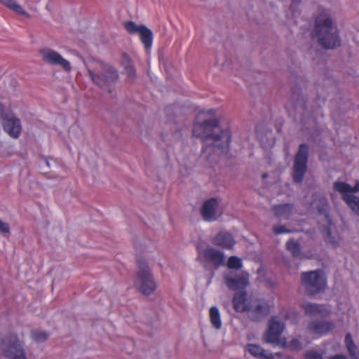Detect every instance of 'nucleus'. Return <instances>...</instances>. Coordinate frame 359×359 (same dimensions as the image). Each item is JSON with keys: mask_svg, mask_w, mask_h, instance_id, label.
Wrapping results in <instances>:
<instances>
[{"mask_svg": "<svg viewBox=\"0 0 359 359\" xmlns=\"http://www.w3.org/2000/svg\"><path fill=\"white\" fill-rule=\"evenodd\" d=\"M192 133L203 142L202 155L205 158L219 156L229 149L231 140L229 126L219 123L217 111L213 109L203 108L198 111Z\"/></svg>", "mask_w": 359, "mask_h": 359, "instance_id": "obj_1", "label": "nucleus"}, {"mask_svg": "<svg viewBox=\"0 0 359 359\" xmlns=\"http://www.w3.org/2000/svg\"><path fill=\"white\" fill-rule=\"evenodd\" d=\"M314 37L325 48H334L339 46L340 41L337 27L333 25L330 14L327 11L321 13L316 20Z\"/></svg>", "mask_w": 359, "mask_h": 359, "instance_id": "obj_2", "label": "nucleus"}, {"mask_svg": "<svg viewBox=\"0 0 359 359\" xmlns=\"http://www.w3.org/2000/svg\"><path fill=\"white\" fill-rule=\"evenodd\" d=\"M88 71L93 82L101 88L111 93V86L118 79L117 71L111 65L95 61L88 66Z\"/></svg>", "mask_w": 359, "mask_h": 359, "instance_id": "obj_3", "label": "nucleus"}, {"mask_svg": "<svg viewBox=\"0 0 359 359\" xmlns=\"http://www.w3.org/2000/svg\"><path fill=\"white\" fill-rule=\"evenodd\" d=\"M233 308L237 312L248 311L250 318L257 320L270 311L271 304L264 301L252 302L245 292L236 293L233 299Z\"/></svg>", "mask_w": 359, "mask_h": 359, "instance_id": "obj_4", "label": "nucleus"}, {"mask_svg": "<svg viewBox=\"0 0 359 359\" xmlns=\"http://www.w3.org/2000/svg\"><path fill=\"white\" fill-rule=\"evenodd\" d=\"M285 325L278 317L272 318L268 324V328L264 335V341L274 346L287 348L292 350H300L301 344L297 339H292L287 343L285 337H281Z\"/></svg>", "mask_w": 359, "mask_h": 359, "instance_id": "obj_5", "label": "nucleus"}, {"mask_svg": "<svg viewBox=\"0 0 359 359\" xmlns=\"http://www.w3.org/2000/svg\"><path fill=\"white\" fill-rule=\"evenodd\" d=\"M139 271L135 286L144 294L149 295L155 290L156 285L147 262L138 260Z\"/></svg>", "mask_w": 359, "mask_h": 359, "instance_id": "obj_6", "label": "nucleus"}, {"mask_svg": "<svg viewBox=\"0 0 359 359\" xmlns=\"http://www.w3.org/2000/svg\"><path fill=\"white\" fill-rule=\"evenodd\" d=\"M302 283L307 292L314 294L323 291L327 285V279L322 271H314L302 274Z\"/></svg>", "mask_w": 359, "mask_h": 359, "instance_id": "obj_7", "label": "nucleus"}, {"mask_svg": "<svg viewBox=\"0 0 359 359\" xmlns=\"http://www.w3.org/2000/svg\"><path fill=\"white\" fill-rule=\"evenodd\" d=\"M334 189L340 193L343 199L348 207L358 215H359V198L353 194L359 191V182H357L354 187L348 184L342 182H336L334 184Z\"/></svg>", "mask_w": 359, "mask_h": 359, "instance_id": "obj_8", "label": "nucleus"}, {"mask_svg": "<svg viewBox=\"0 0 359 359\" xmlns=\"http://www.w3.org/2000/svg\"><path fill=\"white\" fill-rule=\"evenodd\" d=\"M1 349L8 359H27L24 350L16 335L11 334L2 341Z\"/></svg>", "mask_w": 359, "mask_h": 359, "instance_id": "obj_9", "label": "nucleus"}, {"mask_svg": "<svg viewBox=\"0 0 359 359\" xmlns=\"http://www.w3.org/2000/svg\"><path fill=\"white\" fill-rule=\"evenodd\" d=\"M124 27L130 34H137L140 36L146 52L149 53L153 43V32L144 25H138L133 21L124 24Z\"/></svg>", "mask_w": 359, "mask_h": 359, "instance_id": "obj_10", "label": "nucleus"}, {"mask_svg": "<svg viewBox=\"0 0 359 359\" xmlns=\"http://www.w3.org/2000/svg\"><path fill=\"white\" fill-rule=\"evenodd\" d=\"M0 114L3 121L4 130L11 137L18 138L22 130L20 119L16 118L11 111H5L2 104H0Z\"/></svg>", "mask_w": 359, "mask_h": 359, "instance_id": "obj_11", "label": "nucleus"}, {"mask_svg": "<svg viewBox=\"0 0 359 359\" xmlns=\"http://www.w3.org/2000/svg\"><path fill=\"white\" fill-rule=\"evenodd\" d=\"M222 210V201L216 198H212L203 203L201 208V214L204 220L212 222L221 216Z\"/></svg>", "mask_w": 359, "mask_h": 359, "instance_id": "obj_12", "label": "nucleus"}, {"mask_svg": "<svg viewBox=\"0 0 359 359\" xmlns=\"http://www.w3.org/2000/svg\"><path fill=\"white\" fill-rule=\"evenodd\" d=\"M198 259L201 262L210 264L216 267L222 266L225 263V255L221 250L212 247H198Z\"/></svg>", "mask_w": 359, "mask_h": 359, "instance_id": "obj_13", "label": "nucleus"}, {"mask_svg": "<svg viewBox=\"0 0 359 359\" xmlns=\"http://www.w3.org/2000/svg\"><path fill=\"white\" fill-rule=\"evenodd\" d=\"M308 151L309 149L306 144H301L299 151L295 156L293 167V178L296 182H300L302 180L304 172L306 170Z\"/></svg>", "mask_w": 359, "mask_h": 359, "instance_id": "obj_14", "label": "nucleus"}, {"mask_svg": "<svg viewBox=\"0 0 359 359\" xmlns=\"http://www.w3.org/2000/svg\"><path fill=\"white\" fill-rule=\"evenodd\" d=\"M40 54L43 60L49 65L54 66H60L66 72H70L72 67L70 62L62 57L57 51L50 48H44L41 50Z\"/></svg>", "mask_w": 359, "mask_h": 359, "instance_id": "obj_15", "label": "nucleus"}, {"mask_svg": "<svg viewBox=\"0 0 359 359\" xmlns=\"http://www.w3.org/2000/svg\"><path fill=\"white\" fill-rule=\"evenodd\" d=\"M224 279L227 287L233 290L243 289L249 284V274L245 271L240 274L226 273Z\"/></svg>", "mask_w": 359, "mask_h": 359, "instance_id": "obj_16", "label": "nucleus"}, {"mask_svg": "<svg viewBox=\"0 0 359 359\" xmlns=\"http://www.w3.org/2000/svg\"><path fill=\"white\" fill-rule=\"evenodd\" d=\"M302 308L304 310L306 314L311 316H327L330 313V309L327 306L318 305L310 302H304L302 304Z\"/></svg>", "mask_w": 359, "mask_h": 359, "instance_id": "obj_17", "label": "nucleus"}, {"mask_svg": "<svg viewBox=\"0 0 359 359\" xmlns=\"http://www.w3.org/2000/svg\"><path fill=\"white\" fill-rule=\"evenodd\" d=\"M334 327V325L331 322L315 321L309 325V331L316 335H322L326 334Z\"/></svg>", "mask_w": 359, "mask_h": 359, "instance_id": "obj_18", "label": "nucleus"}, {"mask_svg": "<svg viewBox=\"0 0 359 359\" xmlns=\"http://www.w3.org/2000/svg\"><path fill=\"white\" fill-rule=\"evenodd\" d=\"M216 245L225 249H231L235 245V241L230 233L226 232L219 233L212 240Z\"/></svg>", "mask_w": 359, "mask_h": 359, "instance_id": "obj_19", "label": "nucleus"}, {"mask_svg": "<svg viewBox=\"0 0 359 359\" xmlns=\"http://www.w3.org/2000/svg\"><path fill=\"white\" fill-rule=\"evenodd\" d=\"M245 351L250 355L258 359H266L269 352L264 350L259 345L248 344L245 347Z\"/></svg>", "mask_w": 359, "mask_h": 359, "instance_id": "obj_20", "label": "nucleus"}, {"mask_svg": "<svg viewBox=\"0 0 359 359\" xmlns=\"http://www.w3.org/2000/svg\"><path fill=\"white\" fill-rule=\"evenodd\" d=\"M313 209H317L319 213L323 214L330 222V219L326 213L327 203L325 197L320 195H315L313 202L311 204Z\"/></svg>", "mask_w": 359, "mask_h": 359, "instance_id": "obj_21", "label": "nucleus"}, {"mask_svg": "<svg viewBox=\"0 0 359 359\" xmlns=\"http://www.w3.org/2000/svg\"><path fill=\"white\" fill-rule=\"evenodd\" d=\"M209 318L210 323L214 328L219 330L222 327V322L221 319V314L217 306H212L210 308Z\"/></svg>", "mask_w": 359, "mask_h": 359, "instance_id": "obj_22", "label": "nucleus"}, {"mask_svg": "<svg viewBox=\"0 0 359 359\" xmlns=\"http://www.w3.org/2000/svg\"><path fill=\"white\" fill-rule=\"evenodd\" d=\"M0 3L20 15L29 16L27 11L15 0H0Z\"/></svg>", "mask_w": 359, "mask_h": 359, "instance_id": "obj_23", "label": "nucleus"}, {"mask_svg": "<svg viewBox=\"0 0 359 359\" xmlns=\"http://www.w3.org/2000/svg\"><path fill=\"white\" fill-rule=\"evenodd\" d=\"M122 64L124 67L127 78L129 81H133L135 78V70L128 55H123L122 59Z\"/></svg>", "mask_w": 359, "mask_h": 359, "instance_id": "obj_24", "label": "nucleus"}, {"mask_svg": "<svg viewBox=\"0 0 359 359\" xmlns=\"http://www.w3.org/2000/svg\"><path fill=\"white\" fill-rule=\"evenodd\" d=\"M293 212V207L289 204L275 207V215L279 218H288Z\"/></svg>", "mask_w": 359, "mask_h": 359, "instance_id": "obj_25", "label": "nucleus"}, {"mask_svg": "<svg viewBox=\"0 0 359 359\" xmlns=\"http://www.w3.org/2000/svg\"><path fill=\"white\" fill-rule=\"evenodd\" d=\"M345 344L349 352L351 359H359V353L357 352V346L353 343L351 335L347 334L345 337Z\"/></svg>", "mask_w": 359, "mask_h": 359, "instance_id": "obj_26", "label": "nucleus"}, {"mask_svg": "<svg viewBox=\"0 0 359 359\" xmlns=\"http://www.w3.org/2000/svg\"><path fill=\"white\" fill-rule=\"evenodd\" d=\"M227 266L231 269H240L243 266L242 259L236 256H231L227 260Z\"/></svg>", "mask_w": 359, "mask_h": 359, "instance_id": "obj_27", "label": "nucleus"}, {"mask_svg": "<svg viewBox=\"0 0 359 359\" xmlns=\"http://www.w3.org/2000/svg\"><path fill=\"white\" fill-rule=\"evenodd\" d=\"M287 249L294 257H298L300 254V248L299 244L294 241H289L287 243Z\"/></svg>", "mask_w": 359, "mask_h": 359, "instance_id": "obj_28", "label": "nucleus"}, {"mask_svg": "<svg viewBox=\"0 0 359 359\" xmlns=\"http://www.w3.org/2000/svg\"><path fill=\"white\" fill-rule=\"evenodd\" d=\"M33 339L36 342H41L48 339V334L45 332L35 331L32 334Z\"/></svg>", "mask_w": 359, "mask_h": 359, "instance_id": "obj_29", "label": "nucleus"}, {"mask_svg": "<svg viewBox=\"0 0 359 359\" xmlns=\"http://www.w3.org/2000/svg\"><path fill=\"white\" fill-rule=\"evenodd\" d=\"M322 355L316 351H311L306 353L305 359H322Z\"/></svg>", "mask_w": 359, "mask_h": 359, "instance_id": "obj_30", "label": "nucleus"}, {"mask_svg": "<svg viewBox=\"0 0 359 359\" xmlns=\"http://www.w3.org/2000/svg\"><path fill=\"white\" fill-rule=\"evenodd\" d=\"M266 359H292L288 355H282L280 353L273 354L271 353H269V355L266 357Z\"/></svg>", "mask_w": 359, "mask_h": 359, "instance_id": "obj_31", "label": "nucleus"}, {"mask_svg": "<svg viewBox=\"0 0 359 359\" xmlns=\"http://www.w3.org/2000/svg\"><path fill=\"white\" fill-rule=\"evenodd\" d=\"M326 239L327 242L332 244L333 247H336L339 244V239H337V241H335L334 237H332L331 230L330 229L327 231V236Z\"/></svg>", "mask_w": 359, "mask_h": 359, "instance_id": "obj_32", "label": "nucleus"}, {"mask_svg": "<svg viewBox=\"0 0 359 359\" xmlns=\"http://www.w3.org/2000/svg\"><path fill=\"white\" fill-rule=\"evenodd\" d=\"M45 163L46 164V166L50 168H55L58 166L57 161L53 158H46L45 160Z\"/></svg>", "mask_w": 359, "mask_h": 359, "instance_id": "obj_33", "label": "nucleus"}, {"mask_svg": "<svg viewBox=\"0 0 359 359\" xmlns=\"http://www.w3.org/2000/svg\"><path fill=\"white\" fill-rule=\"evenodd\" d=\"M0 231L4 233H8L10 231L9 225L0 219Z\"/></svg>", "mask_w": 359, "mask_h": 359, "instance_id": "obj_34", "label": "nucleus"}, {"mask_svg": "<svg viewBox=\"0 0 359 359\" xmlns=\"http://www.w3.org/2000/svg\"><path fill=\"white\" fill-rule=\"evenodd\" d=\"M299 317V314L297 312L292 311H290L287 315H286L285 318L286 319H290L292 318H294V319L292 320V323H295L297 321V318Z\"/></svg>", "mask_w": 359, "mask_h": 359, "instance_id": "obj_35", "label": "nucleus"}, {"mask_svg": "<svg viewBox=\"0 0 359 359\" xmlns=\"http://www.w3.org/2000/svg\"><path fill=\"white\" fill-rule=\"evenodd\" d=\"M273 231L276 234L289 232L285 227L283 226H275L273 229Z\"/></svg>", "mask_w": 359, "mask_h": 359, "instance_id": "obj_36", "label": "nucleus"}, {"mask_svg": "<svg viewBox=\"0 0 359 359\" xmlns=\"http://www.w3.org/2000/svg\"><path fill=\"white\" fill-rule=\"evenodd\" d=\"M330 359H347V358L344 355H338L332 357Z\"/></svg>", "mask_w": 359, "mask_h": 359, "instance_id": "obj_37", "label": "nucleus"}, {"mask_svg": "<svg viewBox=\"0 0 359 359\" xmlns=\"http://www.w3.org/2000/svg\"><path fill=\"white\" fill-rule=\"evenodd\" d=\"M294 3L299 2V0H293Z\"/></svg>", "mask_w": 359, "mask_h": 359, "instance_id": "obj_38", "label": "nucleus"}]
</instances>
